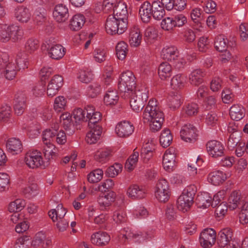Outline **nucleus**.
I'll return each instance as SVG.
<instances>
[{
  "label": "nucleus",
  "mask_w": 248,
  "mask_h": 248,
  "mask_svg": "<svg viewBox=\"0 0 248 248\" xmlns=\"http://www.w3.org/2000/svg\"><path fill=\"white\" fill-rule=\"evenodd\" d=\"M46 11L43 7L37 8L34 13V20L37 23L42 22L45 20Z\"/></svg>",
  "instance_id": "obj_61"
},
{
  "label": "nucleus",
  "mask_w": 248,
  "mask_h": 248,
  "mask_svg": "<svg viewBox=\"0 0 248 248\" xmlns=\"http://www.w3.org/2000/svg\"><path fill=\"white\" fill-rule=\"evenodd\" d=\"M9 30L10 39L14 42L21 39L24 33L23 30L19 26L14 25L9 26Z\"/></svg>",
  "instance_id": "obj_36"
},
{
  "label": "nucleus",
  "mask_w": 248,
  "mask_h": 248,
  "mask_svg": "<svg viewBox=\"0 0 248 248\" xmlns=\"http://www.w3.org/2000/svg\"><path fill=\"white\" fill-rule=\"evenodd\" d=\"M66 101L63 96H60L55 98L54 108L57 112H61L64 108Z\"/></svg>",
  "instance_id": "obj_59"
},
{
  "label": "nucleus",
  "mask_w": 248,
  "mask_h": 248,
  "mask_svg": "<svg viewBox=\"0 0 248 248\" xmlns=\"http://www.w3.org/2000/svg\"><path fill=\"white\" fill-rule=\"evenodd\" d=\"M186 0H171L172 7H171V16L175 13V11H181L183 10L186 5Z\"/></svg>",
  "instance_id": "obj_50"
},
{
  "label": "nucleus",
  "mask_w": 248,
  "mask_h": 248,
  "mask_svg": "<svg viewBox=\"0 0 248 248\" xmlns=\"http://www.w3.org/2000/svg\"><path fill=\"white\" fill-rule=\"evenodd\" d=\"M169 184L165 179L158 180L156 185L155 196L161 202H166L170 198Z\"/></svg>",
  "instance_id": "obj_6"
},
{
  "label": "nucleus",
  "mask_w": 248,
  "mask_h": 248,
  "mask_svg": "<svg viewBox=\"0 0 248 248\" xmlns=\"http://www.w3.org/2000/svg\"><path fill=\"white\" fill-rule=\"evenodd\" d=\"M196 127L190 124H185L180 131L181 139L187 142H195L198 140V134Z\"/></svg>",
  "instance_id": "obj_7"
},
{
  "label": "nucleus",
  "mask_w": 248,
  "mask_h": 248,
  "mask_svg": "<svg viewBox=\"0 0 248 248\" xmlns=\"http://www.w3.org/2000/svg\"><path fill=\"white\" fill-rule=\"evenodd\" d=\"M144 123H150V129L153 132L159 130L164 121V114L159 109L157 101L151 99L146 106L142 114Z\"/></svg>",
  "instance_id": "obj_1"
},
{
  "label": "nucleus",
  "mask_w": 248,
  "mask_h": 248,
  "mask_svg": "<svg viewBox=\"0 0 248 248\" xmlns=\"http://www.w3.org/2000/svg\"><path fill=\"white\" fill-rule=\"evenodd\" d=\"M148 90L145 86H141L131 93L130 104L131 108L136 112H139L143 108L148 98Z\"/></svg>",
  "instance_id": "obj_2"
},
{
  "label": "nucleus",
  "mask_w": 248,
  "mask_h": 248,
  "mask_svg": "<svg viewBox=\"0 0 248 248\" xmlns=\"http://www.w3.org/2000/svg\"><path fill=\"white\" fill-rule=\"evenodd\" d=\"M93 54L95 61L97 62L101 63L106 60V52L104 49L96 48Z\"/></svg>",
  "instance_id": "obj_52"
},
{
  "label": "nucleus",
  "mask_w": 248,
  "mask_h": 248,
  "mask_svg": "<svg viewBox=\"0 0 248 248\" xmlns=\"http://www.w3.org/2000/svg\"><path fill=\"white\" fill-rule=\"evenodd\" d=\"M112 15L118 17L119 19L127 21L128 12L126 4L122 1H119L115 7Z\"/></svg>",
  "instance_id": "obj_24"
},
{
  "label": "nucleus",
  "mask_w": 248,
  "mask_h": 248,
  "mask_svg": "<svg viewBox=\"0 0 248 248\" xmlns=\"http://www.w3.org/2000/svg\"><path fill=\"white\" fill-rule=\"evenodd\" d=\"M230 115L232 120L239 121L245 116V109L238 104L233 105L230 109Z\"/></svg>",
  "instance_id": "obj_28"
},
{
  "label": "nucleus",
  "mask_w": 248,
  "mask_h": 248,
  "mask_svg": "<svg viewBox=\"0 0 248 248\" xmlns=\"http://www.w3.org/2000/svg\"><path fill=\"white\" fill-rule=\"evenodd\" d=\"M31 16L29 9L26 7L20 6L16 9V17L20 22L27 23L30 19Z\"/></svg>",
  "instance_id": "obj_22"
},
{
  "label": "nucleus",
  "mask_w": 248,
  "mask_h": 248,
  "mask_svg": "<svg viewBox=\"0 0 248 248\" xmlns=\"http://www.w3.org/2000/svg\"><path fill=\"white\" fill-rule=\"evenodd\" d=\"M232 236V232L230 229H224L218 233L217 240V244L220 248H224L230 243Z\"/></svg>",
  "instance_id": "obj_17"
},
{
  "label": "nucleus",
  "mask_w": 248,
  "mask_h": 248,
  "mask_svg": "<svg viewBox=\"0 0 248 248\" xmlns=\"http://www.w3.org/2000/svg\"><path fill=\"white\" fill-rule=\"evenodd\" d=\"M209 178L213 185L217 186L224 182L227 179V176L222 171L217 170L211 172L209 174Z\"/></svg>",
  "instance_id": "obj_29"
},
{
  "label": "nucleus",
  "mask_w": 248,
  "mask_h": 248,
  "mask_svg": "<svg viewBox=\"0 0 248 248\" xmlns=\"http://www.w3.org/2000/svg\"><path fill=\"white\" fill-rule=\"evenodd\" d=\"M184 78L180 75H177L171 78V88L177 90L184 87Z\"/></svg>",
  "instance_id": "obj_51"
},
{
  "label": "nucleus",
  "mask_w": 248,
  "mask_h": 248,
  "mask_svg": "<svg viewBox=\"0 0 248 248\" xmlns=\"http://www.w3.org/2000/svg\"><path fill=\"white\" fill-rule=\"evenodd\" d=\"M193 202L194 198L183 192L177 199V207L179 210L185 212L190 209Z\"/></svg>",
  "instance_id": "obj_14"
},
{
  "label": "nucleus",
  "mask_w": 248,
  "mask_h": 248,
  "mask_svg": "<svg viewBox=\"0 0 248 248\" xmlns=\"http://www.w3.org/2000/svg\"><path fill=\"white\" fill-rule=\"evenodd\" d=\"M240 137L238 134H232L228 141V147L229 149L232 150L240 142Z\"/></svg>",
  "instance_id": "obj_60"
},
{
  "label": "nucleus",
  "mask_w": 248,
  "mask_h": 248,
  "mask_svg": "<svg viewBox=\"0 0 248 248\" xmlns=\"http://www.w3.org/2000/svg\"><path fill=\"white\" fill-rule=\"evenodd\" d=\"M221 192H218L217 194L215 195L212 199L211 202V205L213 208L217 207V211H218L220 214H223L224 211L227 210L226 206V203L224 202H221L220 196H221Z\"/></svg>",
  "instance_id": "obj_31"
},
{
  "label": "nucleus",
  "mask_w": 248,
  "mask_h": 248,
  "mask_svg": "<svg viewBox=\"0 0 248 248\" xmlns=\"http://www.w3.org/2000/svg\"><path fill=\"white\" fill-rule=\"evenodd\" d=\"M152 16L154 19L161 20L165 15L164 8L160 4V2L155 1L152 3Z\"/></svg>",
  "instance_id": "obj_32"
},
{
  "label": "nucleus",
  "mask_w": 248,
  "mask_h": 248,
  "mask_svg": "<svg viewBox=\"0 0 248 248\" xmlns=\"http://www.w3.org/2000/svg\"><path fill=\"white\" fill-rule=\"evenodd\" d=\"M139 154L138 152L134 150L133 154L130 156L129 158L126 161L125 167L129 170L131 171L133 170L135 165L138 161Z\"/></svg>",
  "instance_id": "obj_48"
},
{
  "label": "nucleus",
  "mask_w": 248,
  "mask_h": 248,
  "mask_svg": "<svg viewBox=\"0 0 248 248\" xmlns=\"http://www.w3.org/2000/svg\"><path fill=\"white\" fill-rule=\"evenodd\" d=\"M122 169V165L119 163H115L108 167L106 170L105 173L109 177H114L119 173Z\"/></svg>",
  "instance_id": "obj_46"
},
{
  "label": "nucleus",
  "mask_w": 248,
  "mask_h": 248,
  "mask_svg": "<svg viewBox=\"0 0 248 248\" xmlns=\"http://www.w3.org/2000/svg\"><path fill=\"white\" fill-rule=\"evenodd\" d=\"M85 22L84 16L80 14L74 16L70 20V28L74 31H79Z\"/></svg>",
  "instance_id": "obj_27"
},
{
  "label": "nucleus",
  "mask_w": 248,
  "mask_h": 248,
  "mask_svg": "<svg viewBox=\"0 0 248 248\" xmlns=\"http://www.w3.org/2000/svg\"><path fill=\"white\" fill-rule=\"evenodd\" d=\"M27 107L26 97L23 93H18L15 95L14 101V108L16 114L22 115Z\"/></svg>",
  "instance_id": "obj_11"
},
{
  "label": "nucleus",
  "mask_w": 248,
  "mask_h": 248,
  "mask_svg": "<svg viewBox=\"0 0 248 248\" xmlns=\"http://www.w3.org/2000/svg\"><path fill=\"white\" fill-rule=\"evenodd\" d=\"M103 171L101 169H96L88 175V181L91 183H95L101 180Z\"/></svg>",
  "instance_id": "obj_43"
},
{
  "label": "nucleus",
  "mask_w": 248,
  "mask_h": 248,
  "mask_svg": "<svg viewBox=\"0 0 248 248\" xmlns=\"http://www.w3.org/2000/svg\"><path fill=\"white\" fill-rule=\"evenodd\" d=\"M31 244V241L28 236L18 238L15 245V248H29Z\"/></svg>",
  "instance_id": "obj_62"
},
{
  "label": "nucleus",
  "mask_w": 248,
  "mask_h": 248,
  "mask_svg": "<svg viewBox=\"0 0 248 248\" xmlns=\"http://www.w3.org/2000/svg\"><path fill=\"white\" fill-rule=\"evenodd\" d=\"M119 99L117 92L115 90H108L104 96V101L106 105L116 104Z\"/></svg>",
  "instance_id": "obj_38"
},
{
  "label": "nucleus",
  "mask_w": 248,
  "mask_h": 248,
  "mask_svg": "<svg viewBox=\"0 0 248 248\" xmlns=\"http://www.w3.org/2000/svg\"><path fill=\"white\" fill-rule=\"evenodd\" d=\"M37 186L36 184H32L31 185L24 187L22 192L24 196L29 199L35 196L37 192Z\"/></svg>",
  "instance_id": "obj_49"
},
{
  "label": "nucleus",
  "mask_w": 248,
  "mask_h": 248,
  "mask_svg": "<svg viewBox=\"0 0 248 248\" xmlns=\"http://www.w3.org/2000/svg\"><path fill=\"white\" fill-rule=\"evenodd\" d=\"M228 40L225 38L222 35H218L215 39L214 42L215 47L219 52H224L227 50L228 48Z\"/></svg>",
  "instance_id": "obj_37"
},
{
  "label": "nucleus",
  "mask_w": 248,
  "mask_h": 248,
  "mask_svg": "<svg viewBox=\"0 0 248 248\" xmlns=\"http://www.w3.org/2000/svg\"><path fill=\"white\" fill-rule=\"evenodd\" d=\"M89 127L91 130L87 133L86 140L90 144H94L100 139L102 133V128L101 126Z\"/></svg>",
  "instance_id": "obj_20"
},
{
  "label": "nucleus",
  "mask_w": 248,
  "mask_h": 248,
  "mask_svg": "<svg viewBox=\"0 0 248 248\" xmlns=\"http://www.w3.org/2000/svg\"><path fill=\"white\" fill-rule=\"evenodd\" d=\"M53 16L57 22H64L69 16L68 8L62 4H58L54 8Z\"/></svg>",
  "instance_id": "obj_13"
},
{
  "label": "nucleus",
  "mask_w": 248,
  "mask_h": 248,
  "mask_svg": "<svg viewBox=\"0 0 248 248\" xmlns=\"http://www.w3.org/2000/svg\"><path fill=\"white\" fill-rule=\"evenodd\" d=\"M142 35L140 29L137 26H134L129 33V42L133 46H138L141 43Z\"/></svg>",
  "instance_id": "obj_23"
},
{
  "label": "nucleus",
  "mask_w": 248,
  "mask_h": 248,
  "mask_svg": "<svg viewBox=\"0 0 248 248\" xmlns=\"http://www.w3.org/2000/svg\"><path fill=\"white\" fill-rule=\"evenodd\" d=\"M127 45L124 42H120L116 46L117 58L120 60L125 59L127 53Z\"/></svg>",
  "instance_id": "obj_41"
},
{
  "label": "nucleus",
  "mask_w": 248,
  "mask_h": 248,
  "mask_svg": "<svg viewBox=\"0 0 248 248\" xmlns=\"http://www.w3.org/2000/svg\"><path fill=\"white\" fill-rule=\"evenodd\" d=\"M171 18V30L173 28L180 27L183 26L186 22V18L182 14L174 16Z\"/></svg>",
  "instance_id": "obj_44"
},
{
  "label": "nucleus",
  "mask_w": 248,
  "mask_h": 248,
  "mask_svg": "<svg viewBox=\"0 0 248 248\" xmlns=\"http://www.w3.org/2000/svg\"><path fill=\"white\" fill-rule=\"evenodd\" d=\"M101 91L100 85L97 83H93L88 87V95L90 97L94 98Z\"/></svg>",
  "instance_id": "obj_54"
},
{
  "label": "nucleus",
  "mask_w": 248,
  "mask_h": 248,
  "mask_svg": "<svg viewBox=\"0 0 248 248\" xmlns=\"http://www.w3.org/2000/svg\"><path fill=\"white\" fill-rule=\"evenodd\" d=\"M158 74L162 80H168L170 77V64L168 62H162L158 68Z\"/></svg>",
  "instance_id": "obj_33"
},
{
  "label": "nucleus",
  "mask_w": 248,
  "mask_h": 248,
  "mask_svg": "<svg viewBox=\"0 0 248 248\" xmlns=\"http://www.w3.org/2000/svg\"><path fill=\"white\" fill-rule=\"evenodd\" d=\"M45 82L41 81L37 83L32 88L33 94L36 97L42 95L45 91Z\"/></svg>",
  "instance_id": "obj_64"
},
{
  "label": "nucleus",
  "mask_w": 248,
  "mask_h": 248,
  "mask_svg": "<svg viewBox=\"0 0 248 248\" xmlns=\"http://www.w3.org/2000/svg\"><path fill=\"white\" fill-rule=\"evenodd\" d=\"M24 161L28 167L32 169L39 167L45 168L46 167L41 153L37 151L28 152L25 155Z\"/></svg>",
  "instance_id": "obj_5"
},
{
  "label": "nucleus",
  "mask_w": 248,
  "mask_h": 248,
  "mask_svg": "<svg viewBox=\"0 0 248 248\" xmlns=\"http://www.w3.org/2000/svg\"><path fill=\"white\" fill-rule=\"evenodd\" d=\"M127 27V21L119 19L118 17L109 15L106 21L105 28L108 33L121 34Z\"/></svg>",
  "instance_id": "obj_3"
},
{
  "label": "nucleus",
  "mask_w": 248,
  "mask_h": 248,
  "mask_svg": "<svg viewBox=\"0 0 248 248\" xmlns=\"http://www.w3.org/2000/svg\"><path fill=\"white\" fill-rule=\"evenodd\" d=\"M16 61L19 70L28 68V62L26 58V54L24 52H19L17 54Z\"/></svg>",
  "instance_id": "obj_45"
},
{
  "label": "nucleus",
  "mask_w": 248,
  "mask_h": 248,
  "mask_svg": "<svg viewBox=\"0 0 248 248\" xmlns=\"http://www.w3.org/2000/svg\"><path fill=\"white\" fill-rule=\"evenodd\" d=\"M152 4L148 1H144L141 5L139 10V14L142 21L144 23H148L152 16Z\"/></svg>",
  "instance_id": "obj_18"
},
{
  "label": "nucleus",
  "mask_w": 248,
  "mask_h": 248,
  "mask_svg": "<svg viewBox=\"0 0 248 248\" xmlns=\"http://www.w3.org/2000/svg\"><path fill=\"white\" fill-rule=\"evenodd\" d=\"M129 197L132 199H141L145 197L146 191L142 186L137 185L130 186L127 190Z\"/></svg>",
  "instance_id": "obj_19"
},
{
  "label": "nucleus",
  "mask_w": 248,
  "mask_h": 248,
  "mask_svg": "<svg viewBox=\"0 0 248 248\" xmlns=\"http://www.w3.org/2000/svg\"><path fill=\"white\" fill-rule=\"evenodd\" d=\"M212 197L207 192H203L198 195L195 199V202L199 208H206L211 205Z\"/></svg>",
  "instance_id": "obj_26"
},
{
  "label": "nucleus",
  "mask_w": 248,
  "mask_h": 248,
  "mask_svg": "<svg viewBox=\"0 0 248 248\" xmlns=\"http://www.w3.org/2000/svg\"><path fill=\"white\" fill-rule=\"evenodd\" d=\"M51 240L46 238L43 232L37 233L31 242V245L34 247H41L43 248H47L51 245Z\"/></svg>",
  "instance_id": "obj_15"
},
{
  "label": "nucleus",
  "mask_w": 248,
  "mask_h": 248,
  "mask_svg": "<svg viewBox=\"0 0 248 248\" xmlns=\"http://www.w3.org/2000/svg\"><path fill=\"white\" fill-rule=\"evenodd\" d=\"M9 26L0 24V41L7 42L10 39Z\"/></svg>",
  "instance_id": "obj_47"
},
{
  "label": "nucleus",
  "mask_w": 248,
  "mask_h": 248,
  "mask_svg": "<svg viewBox=\"0 0 248 248\" xmlns=\"http://www.w3.org/2000/svg\"><path fill=\"white\" fill-rule=\"evenodd\" d=\"M159 141L160 145L164 148L170 145V130L165 128L161 132Z\"/></svg>",
  "instance_id": "obj_40"
},
{
  "label": "nucleus",
  "mask_w": 248,
  "mask_h": 248,
  "mask_svg": "<svg viewBox=\"0 0 248 248\" xmlns=\"http://www.w3.org/2000/svg\"><path fill=\"white\" fill-rule=\"evenodd\" d=\"M158 36L157 30L154 26L147 28L144 32V39L148 43H152Z\"/></svg>",
  "instance_id": "obj_39"
},
{
  "label": "nucleus",
  "mask_w": 248,
  "mask_h": 248,
  "mask_svg": "<svg viewBox=\"0 0 248 248\" xmlns=\"http://www.w3.org/2000/svg\"><path fill=\"white\" fill-rule=\"evenodd\" d=\"M39 47V42L34 38H30L25 44V49L29 53H32Z\"/></svg>",
  "instance_id": "obj_56"
},
{
  "label": "nucleus",
  "mask_w": 248,
  "mask_h": 248,
  "mask_svg": "<svg viewBox=\"0 0 248 248\" xmlns=\"http://www.w3.org/2000/svg\"><path fill=\"white\" fill-rule=\"evenodd\" d=\"M73 115L76 123L87 121L85 116V111L81 108L75 109L73 112Z\"/></svg>",
  "instance_id": "obj_58"
},
{
  "label": "nucleus",
  "mask_w": 248,
  "mask_h": 248,
  "mask_svg": "<svg viewBox=\"0 0 248 248\" xmlns=\"http://www.w3.org/2000/svg\"><path fill=\"white\" fill-rule=\"evenodd\" d=\"M216 232L211 228H207L201 233L200 241L204 248L211 247L216 242Z\"/></svg>",
  "instance_id": "obj_8"
},
{
  "label": "nucleus",
  "mask_w": 248,
  "mask_h": 248,
  "mask_svg": "<svg viewBox=\"0 0 248 248\" xmlns=\"http://www.w3.org/2000/svg\"><path fill=\"white\" fill-rule=\"evenodd\" d=\"M25 206V201L21 199H16L9 204L8 210L10 212H18L21 211Z\"/></svg>",
  "instance_id": "obj_42"
},
{
  "label": "nucleus",
  "mask_w": 248,
  "mask_h": 248,
  "mask_svg": "<svg viewBox=\"0 0 248 248\" xmlns=\"http://www.w3.org/2000/svg\"><path fill=\"white\" fill-rule=\"evenodd\" d=\"M208 154L214 158H217L224 155V148L221 142L216 140H211L206 143Z\"/></svg>",
  "instance_id": "obj_9"
},
{
  "label": "nucleus",
  "mask_w": 248,
  "mask_h": 248,
  "mask_svg": "<svg viewBox=\"0 0 248 248\" xmlns=\"http://www.w3.org/2000/svg\"><path fill=\"white\" fill-rule=\"evenodd\" d=\"M136 78L133 73L130 71L123 72L120 78L118 83V89L122 93H126L130 91L134 92L133 90L138 89L140 88L136 87Z\"/></svg>",
  "instance_id": "obj_4"
},
{
  "label": "nucleus",
  "mask_w": 248,
  "mask_h": 248,
  "mask_svg": "<svg viewBox=\"0 0 248 248\" xmlns=\"http://www.w3.org/2000/svg\"><path fill=\"white\" fill-rule=\"evenodd\" d=\"M6 145L8 151L13 154H17L22 151V144L18 139L10 138L7 141Z\"/></svg>",
  "instance_id": "obj_21"
},
{
  "label": "nucleus",
  "mask_w": 248,
  "mask_h": 248,
  "mask_svg": "<svg viewBox=\"0 0 248 248\" xmlns=\"http://www.w3.org/2000/svg\"><path fill=\"white\" fill-rule=\"evenodd\" d=\"M155 152V148L153 146L150 147L148 143H146L141 148L140 157L144 162H147L152 157Z\"/></svg>",
  "instance_id": "obj_35"
},
{
  "label": "nucleus",
  "mask_w": 248,
  "mask_h": 248,
  "mask_svg": "<svg viewBox=\"0 0 248 248\" xmlns=\"http://www.w3.org/2000/svg\"><path fill=\"white\" fill-rule=\"evenodd\" d=\"M110 238L108 233L99 231L93 234L91 240L93 244L98 246H103L109 242Z\"/></svg>",
  "instance_id": "obj_16"
},
{
  "label": "nucleus",
  "mask_w": 248,
  "mask_h": 248,
  "mask_svg": "<svg viewBox=\"0 0 248 248\" xmlns=\"http://www.w3.org/2000/svg\"><path fill=\"white\" fill-rule=\"evenodd\" d=\"M116 198V194L111 190H107L103 194L98 200L100 205L105 207L109 206L112 202H113Z\"/></svg>",
  "instance_id": "obj_30"
},
{
  "label": "nucleus",
  "mask_w": 248,
  "mask_h": 248,
  "mask_svg": "<svg viewBox=\"0 0 248 248\" xmlns=\"http://www.w3.org/2000/svg\"><path fill=\"white\" fill-rule=\"evenodd\" d=\"M239 218L240 222L243 224L248 223V203L246 202L242 206L241 212L239 213Z\"/></svg>",
  "instance_id": "obj_57"
},
{
  "label": "nucleus",
  "mask_w": 248,
  "mask_h": 248,
  "mask_svg": "<svg viewBox=\"0 0 248 248\" xmlns=\"http://www.w3.org/2000/svg\"><path fill=\"white\" fill-rule=\"evenodd\" d=\"M111 154V151L108 149L98 151L95 155V159L99 162L103 163L108 160Z\"/></svg>",
  "instance_id": "obj_53"
},
{
  "label": "nucleus",
  "mask_w": 248,
  "mask_h": 248,
  "mask_svg": "<svg viewBox=\"0 0 248 248\" xmlns=\"http://www.w3.org/2000/svg\"><path fill=\"white\" fill-rule=\"evenodd\" d=\"M11 108L8 105H5L0 108V120L7 122L11 115Z\"/></svg>",
  "instance_id": "obj_55"
},
{
  "label": "nucleus",
  "mask_w": 248,
  "mask_h": 248,
  "mask_svg": "<svg viewBox=\"0 0 248 248\" xmlns=\"http://www.w3.org/2000/svg\"><path fill=\"white\" fill-rule=\"evenodd\" d=\"M242 196L239 191H234L231 194L228 200L227 207L233 210L241 204Z\"/></svg>",
  "instance_id": "obj_25"
},
{
  "label": "nucleus",
  "mask_w": 248,
  "mask_h": 248,
  "mask_svg": "<svg viewBox=\"0 0 248 248\" xmlns=\"http://www.w3.org/2000/svg\"><path fill=\"white\" fill-rule=\"evenodd\" d=\"M204 74L200 69L194 70L189 75V81L191 84L198 86L203 82Z\"/></svg>",
  "instance_id": "obj_34"
},
{
  "label": "nucleus",
  "mask_w": 248,
  "mask_h": 248,
  "mask_svg": "<svg viewBox=\"0 0 248 248\" xmlns=\"http://www.w3.org/2000/svg\"><path fill=\"white\" fill-rule=\"evenodd\" d=\"M134 127L129 122L124 121L118 124L115 128L118 136L120 137H128L134 132Z\"/></svg>",
  "instance_id": "obj_12"
},
{
  "label": "nucleus",
  "mask_w": 248,
  "mask_h": 248,
  "mask_svg": "<svg viewBox=\"0 0 248 248\" xmlns=\"http://www.w3.org/2000/svg\"><path fill=\"white\" fill-rule=\"evenodd\" d=\"M9 176L5 173H0V191H3L8 188Z\"/></svg>",
  "instance_id": "obj_63"
},
{
  "label": "nucleus",
  "mask_w": 248,
  "mask_h": 248,
  "mask_svg": "<svg viewBox=\"0 0 248 248\" xmlns=\"http://www.w3.org/2000/svg\"><path fill=\"white\" fill-rule=\"evenodd\" d=\"M45 47L47 50L48 56L53 59L60 60L65 55V48L60 44H49L47 43Z\"/></svg>",
  "instance_id": "obj_10"
}]
</instances>
